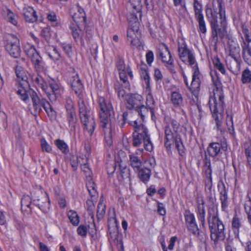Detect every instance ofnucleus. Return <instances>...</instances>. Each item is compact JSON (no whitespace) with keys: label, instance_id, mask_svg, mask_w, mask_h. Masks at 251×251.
Instances as JSON below:
<instances>
[{"label":"nucleus","instance_id":"40","mask_svg":"<svg viewBox=\"0 0 251 251\" xmlns=\"http://www.w3.org/2000/svg\"><path fill=\"white\" fill-rule=\"evenodd\" d=\"M115 89L117 93L119 98L121 100H126L127 95H126V91L123 89V86L119 82H117L115 84Z\"/></svg>","mask_w":251,"mask_h":251},{"label":"nucleus","instance_id":"16","mask_svg":"<svg viewBox=\"0 0 251 251\" xmlns=\"http://www.w3.org/2000/svg\"><path fill=\"white\" fill-rule=\"evenodd\" d=\"M140 35L139 26H138L137 24L133 26H128L126 31L127 39L132 46H138L139 45V37Z\"/></svg>","mask_w":251,"mask_h":251},{"label":"nucleus","instance_id":"5","mask_svg":"<svg viewBox=\"0 0 251 251\" xmlns=\"http://www.w3.org/2000/svg\"><path fill=\"white\" fill-rule=\"evenodd\" d=\"M180 128L179 123L175 119H170L166 122L164 127L165 146L170 149L172 143H175L179 153L182 155L184 152V146L180 136L178 134Z\"/></svg>","mask_w":251,"mask_h":251},{"label":"nucleus","instance_id":"51","mask_svg":"<svg viewBox=\"0 0 251 251\" xmlns=\"http://www.w3.org/2000/svg\"><path fill=\"white\" fill-rule=\"evenodd\" d=\"M218 189L220 194V198L227 197L226 186L223 183L218 184Z\"/></svg>","mask_w":251,"mask_h":251},{"label":"nucleus","instance_id":"35","mask_svg":"<svg viewBox=\"0 0 251 251\" xmlns=\"http://www.w3.org/2000/svg\"><path fill=\"white\" fill-rule=\"evenodd\" d=\"M222 146L218 143H211L207 148L208 154L213 157L217 156L220 152Z\"/></svg>","mask_w":251,"mask_h":251},{"label":"nucleus","instance_id":"59","mask_svg":"<svg viewBox=\"0 0 251 251\" xmlns=\"http://www.w3.org/2000/svg\"><path fill=\"white\" fill-rule=\"evenodd\" d=\"M48 19L52 23L53 25H57V18L55 13H51L49 14L48 15Z\"/></svg>","mask_w":251,"mask_h":251},{"label":"nucleus","instance_id":"62","mask_svg":"<svg viewBox=\"0 0 251 251\" xmlns=\"http://www.w3.org/2000/svg\"><path fill=\"white\" fill-rule=\"evenodd\" d=\"M58 203L61 208H65L67 206V201L64 197H60L58 200Z\"/></svg>","mask_w":251,"mask_h":251},{"label":"nucleus","instance_id":"17","mask_svg":"<svg viewBox=\"0 0 251 251\" xmlns=\"http://www.w3.org/2000/svg\"><path fill=\"white\" fill-rule=\"evenodd\" d=\"M117 67L119 71L120 79L123 81L126 86H128L129 83L128 82L127 75L131 79L133 76L131 69L128 66H126L123 61H119Z\"/></svg>","mask_w":251,"mask_h":251},{"label":"nucleus","instance_id":"46","mask_svg":"<svg viewBox=\"0 0 251 251\" xmlns=\"http://www.w3.org/2000/svg\"><path fill=\"white\" fill-rule=\"evenodd\" d=\"M127 19L129 24L128 26H133L135 25L136 24H137L138 26L139 25L137 16L134 13H129L127 15Z\"/></svg>","mask_w":251,"mask_h":251},{"label":"nucleus","instance_id":"26","mask_svg":"<svg viewBox=\"0 0 251 251\" xmlns=\"http://www.w3.org/2000/svg\"><path fill=\"white\" fill-rule=\"evenodd\" d=\"M19 86L17 90V94L19 98L25 102L29 101V95L32 94V92L28 90V86H25L22 84H19Z\"/></svg>","mask_w":251,"mask_h":251},{"label":"nucleus","instance_id":"27","mask_svg":"<svg viewBox=\"0 0 251 251\" xmlns=\"http://www.w3.org/2000/svg\"><path fill=\"white\" fill-rule=\"evenodd\" d=\"M41 200V201H40V200H38L37 201L34 200L33 203L35 205L37 206L44 213H47L50 207L49 198L47 195L46 196L42 198Z\"/></svg>","mask_w":251,"mask_h":251},{"label":"nucleus","instance_id":"43","mask_svg":"<svg viewBox=\"0 0 251 251\" xmlns=\"http://www.w3.org/2000/svg\"><path fill=\"white\" fill-rule=\"evenodd\" d=\"M201 203L202 204V205L201 206H200L199 207V213L198 215V219L201 222V225L203 227L205 226V211L204 209V207L203 205V201H201Z\"/></svg>","mask_w":251,"mask_h":251},{"label":"nucleus","instance_id":"56","mask_svg":"<svg viewBox=\"0 0 251 251\" xmlns=\"http://www.w3.org/2000/svg\"><path fill=\"white\" fill-rule=\"evenodd\" d=\"M185 219L187 226L196 222L195 216L193 214L186 213L185 215Z\"/></svg>","mask_w":251,"mask_h":251},{"label":"nucleus","instance_id":"32","mask_svg":"<svg viewBox=\"0 0 251 251\" xmlns=\"http://www.w3.org/2000/svg\"><path fill=\"white\" fill-rule=\"evenodd\" d=\"M171 101L173 106L176 107H180L183 104V99L181 94L177 91H173L171 93Z\"/></svg>","mask_w":251,"mask_h":251},{"label":"nucleus","instance_id":"29","mask_svg":"<svg viewBox=\"0 0 251 251\" xmlns=\"http://www.w3.org/2000/svg\"><path fill=\"white\" fill-rule=\"evenodd\" d=\"M77 162L81 164V169L84 173L86 178L92 177V172L87 163L88 157L85 155V158H83L79 156L77 157Z\"/></svg>","mask_w":251,"mask_h":251},{"label":"nucleus","instance_id":"13","mask_svg":"<svg viewBox=\"0 0 251 251\" xmlns=\"http://www.w3.org/2000/svg\"><path fill=\"white\" fill-rule=\"evenodd\" d=\"M194 8L195 17L199 25V31L205 34L206 32L207 29L202 13V5L198 0H194Z\"/></svg>","mask_w":251,"mask_h":251},{"label":"nucleus","instance_id":"2","mask_svg":"<svg viewBox=\"0 0 251 251\" xmlns=\"http://www.w3.org/2000/svg\"><path fill=\"white\" fill-rule=\"evenodd\" d=\"M178 55L180 60L185 64L188 63L192 68V79L190 85L186 76L184 77L185 83L194 95L199 91L201 86V74L196 63L193 52L189 50L185 43L178 44Z\"/></svg>","mask_w":251,"mask_h":251},{"label":"nucleus","instance_id":"30","mask_svg":"<svg viewBox=\"0 0 251 251\" xmlns=\"http://www.w3.org/2000/svg\"><path fill=\"white\" fill-rule=\"evenodd\" d=\"M160 56L162 61L168 65H172L174 60L172 58L170 52L167 46L164 45L163 48L161 50Z\"/></svg>","mask_w":251,"mask_h":251},{"label":"nucleus","instance_id":"47","mask_svg":"<svg viewBox=\"0 0 251 251\" xmlns=\"http://www.w3.org/2000/svg\"><path fill=\"white\" fill-rule=\"evenodd\" d=\"M146 92L148 93L146 97V104L150 109H152L154 103V100L153 96L151 94V90L150 91H146Z\"/></svg>","mask_w":251,"mask_h":251},{"label":"nucleus","instance_id":"49","mask_svg":"<svg viewBox=\"0 0 251 251\" xmlns=\"http://www.w3.org/2000/svg\"><path fill=\"white\" fill-rule=\"evenodd\" d=\"M214 65L215 68L218 69L222 74H226V69L224 65L221 62L220 59L217 58L214 61Z\"/></svg>","mask_w":251,"mask_h":251},{"label":"nucleus","instance_id":"20","mask_svg":"<svg viewBox=\"0 0 251 251\" xmlns=\"http://www.w3.org/2000/svg\"><path fill=\"white\" fill-rule=\"evenodd\" d=\"M33 82L36 86L42 89L43 91L46 94L49 99H51L50 91L47 82L44 80L42 76L37 75L32 76Z\"/></svg>","mask_w":251,"mask_h":251},{"label":"nucleus","instance_id":"18","mask_svg":"<svg viewBox=\"0 0 251 251\" xmlns=\"http://www.w3.org/2000/svg\"><path fill=\"white\" fill-rule=\"evenodd\" d=\"M143 151V149H139L134 153H130L129 155V164L135 171L139 170L142 166V161L140 156Z\"/></svg>","mask_w":251,"mask_h":251},{"label":"nucleus","instance_id":"12","mask_svg":"<svg viewBox=\"0 0 251 251\" xmlns=\"http://www.w3.org/2000/svg\"><path fill=\"white\" fill-rule=\"evenodd\" d=\"M6 43L5 45L6 50L11 56L14 58L19 57L20 56L21 49L18 38L15 35L9 34L6 36Z\"/></svg>","mask_w":251,"mask_h":251},{"label":"nucleus","instance_id":"42","mask_svg":"<svg viewBox=\"0 0 251 251\" xmlns=\"http://www.w3.org/2000/svg\"><path fill=\"white\" fill-rule=\"evenodd\" d=\"M105 214V205L102 201H100L97 206V218L98 219H101Z\"/></svg>","mask_w":251,"mask_h":251},{"label":"nucleus","instance_id":"31","mask_svg":"<svg viewBox=\"0 0 251 251\" xmlns=\"http://www.w3.org/2000/svg\"><path fill=\"white\" fill-rule=\"evenodd\" d=\"M70 82L72 89L76 94H78L82 91L83 85L77 75L75 74L72 76L70 80Z\"/></svg>","mask_w":251,"mask_h":251},{"label":"nucleus","instance_id":"19","mask_svg":"<svg viewBox=\"0 0 251 251\" xmlns=\"http://www.w3.org/2000/svg\"><path fill=\"white\" fill-rule=\"evenodd\" d=\"M49 88L50 91L51 100H55L56 98L61 97L64 93V88L60 83L52 81L49 83Z\"/></svg>","mask_w":251,"mask_h":251},{"label":"nucleus","instance_id":"28","mask_svg":"<svg viewBox=\"0 0 251 251\" xmlns=\"http://www.w3.org/2000/svg\"><path fill=\"white\" fill-rule=\"evenodd\" d=\"M21 209L24 214H29L31 212V199L29 196L24 195L21 199Z\"/></svg>","mask_w":251,"mask_h":251},{"label":"nucleus","instance_id":"25","mask_svg":"<svg viewBox=\"0 0 251 251\" xmlns=\"http://www.w3.org/2000/svg\"><path fill=\"white\" fill-rule=\"evenodd\" d=\"M23 15L26 22L33 23L37 20V16L35 11L32 7L26 6L23 10Z\"/></svg>","mask_w":251,"mask_h":251},{"label":"nucleus","instance_id":"14","mask_svg":"<svg viewBox=\"0 0 251 251\" xmlns=\"http://www.w3.org/2000/svg\"><path fill=\"white\" fill-rule=\"evenodd\" d=\"M229 48V55L234 59L238 71L240 69V49L236 41L229 40L228 42Z\"/></svg>","mask_w":251,"mask_h":251},{"label":"nucleus","instance_id":"10","mask_svg":"<svg viewBox=\"0 0 251 251\" xmlns=\"http://www.w3.org/2000/svg\"><path fill=\"white\" fill-rule=\"evenodd\" d=\"M25 51L30 59L37 72H41L45 70V64L42 58L33 46L27 45L25 48Z\"/></svg>","mask_w":251,"mask_h":251},{"label":"nucleus","instance_id":"9","mask_svg":"<svg viewBox=\"0 0 251 251\" xmlns=\"http://www.w3.org/2000/svg\"><path fill=\"white\" fill-rule=\"evenodd\" d=\"M126 107L128 109H135L138 111L143 120L144 116L141 113V109H146L143 102V98L138 94H129L126 97Z\"/></svg>","mask_w":251,"mask_h":251},{"label":"nucleus","instance_id":"45","mask_svg":"<svg viewBox=\"0 0 251 251\" xmlns=\"http://www.w3.org/2000/svg\"><path fill=\"white\" fill-rule=\"evenodd\" d=\"M40 145L42 151L46 152L47 153L51 152L52 148L45 138H42L40 139Z\"/></svg>","mask_w":251,"mask_h":251},{"label":"nucleus","instance_id":"4","mask_svg":"<svg viewBox=\"0 0 251 251\" xmlns=\"http://www.w3.org/2000/svg\"><path fill=\"white\" fill-rule=\"evenodd\" d=\"M218 15H219L221 26L225 28L226 26V9L222 0H216L212 2V7L206 10V15L210 24L212 35L214 39L218 40L220 29L218 24Z\"/></svg>","mask_w":251,"mask_h":251},{"label":"nucleus","instance_id":"6","mask_svg":"<svg viewBox=\"0 0 251 251\" xmlns=\"http://www.w3.org/2000/svg\"><path fill=\"white\" fill-rule=\"evenodd\" d=\"M209 228L211 238L215 242L223 240L225 238V226L218 216L217 207L212 206L208 210Z\"/></svg>","mask_w":251,"mask_h":251},{"label":"nucleus","instance_id":"37","mask_svg":"<svg viewBox=\"0 0 251 251\" xmlns=\"http://www.w3.org/2000/svg\"><path fill=\"white\" fill-rule=\"evenodd\" d=\"M67 216L71 223L74 226H77L78 225L80 222V218L76 211L73 210H70L67 212Z\"/></svg>","mask_w":251,"mask_h":251},{"label":"nucleus","instance_id":"52","mask_svg":"<svg viewBox=\"0 0 251 251\" xmlns=\"http://www.w3.org/2000/svg\"><path fill=\"white\" fill-rule=\"evenodd\" d=\"M187 227L188 229L195 235H198L199 234V230L198 227L196 223H191V224L188 225Z\"/></svg>","mask_w":251,"mask_h":251},{"label":"nucleus","instance_id":"38","mask_svg":"<svg viewBox=\"0 0 251 251\" xmlns=\"http://www.w3.org/2000/svg\"><path fill=\"white\" fill-rule=\"evenodd\" d=\"M55 145L57 148L63 153H68L69 150L68 145L63 141L60 139H57L54 142Z\"/></svg>","mask_w":251,"mask_h":251},{"label":"nucleus","instance_id":"36","mask_svg":"<svg viewBox=\"0 0 251 251\" xmlns=\"http://www.w3.org/2000/svg\"><path fill=\"white\" fill-rule=\"evenodd\" d=\"M243 56L245 61L249 65H251V47L246 46L245 43L242 45Z\"/></svg>","mask_w":251,"mask_h":251},{"label":"nucleus","instance_id":"34","mask_svg":"<svg viewBox=\"0 0 251 251\" xmlns=\"http://www.w3.org/2000/svg\"><path fill=\"white\" fill-rule=\"evenodd\" d=\"M3 14L4 16L5 20L13 24L16 25L17 24V16L9 8H6L3 10Z\"/></svg>","mask_w":251,"mask_h":251},{"label":"nucleus","instance_id":"61","mask_svg":"<svg viewBox=\"0 0 251 251\" xmlns=\"http://www.w3.org/2000/svg\"><path fill=\"white\" fill-rule=\"evenodd\" d=\"M157 212L161 216L166 214V209L163 203H158Z\"/></svg>","mask_w":251,"mask_h":251},{"label":"nucleus","instance_id":"48","mask_svg":"<svg viewBox=\"0 0 251 251\" xmlns=\"http://www.w3.org/2000/svg\"><path fill=\"white\" fill-rule=\"evenodd\" d=\"M144 140V136L138 135L137 133H133V143L132 145L134 147H138L142 143V140Z\"/></svg>","mask_w":251,"mask_h":251},{"label":"nucleus","instance_id":"60","mask_svg":"<svg viewBox=\"0 0 251 251\" xmlns=\"http://www.w3.org/2000/svg\"><path fill=\"white\" fill-rule=\"evenodd\" d=\"M146 60L148 64L151 65L154 60V55L151 51H149L146 54Z\"/></svg>","mask_w":251,"mask_h":251},{"label":"nucleus","instance_id":"53","mask_svg":"<svg viewBox=\"0 0 251 251\" xmlns=\"http://www.w3.org/2000/svg\"><path fill=\"white\" fill-rule=\"evenodd\" d=\"M242 31L245 39L248 42V45H246V46H250L251 47V33L249 32L247 28L244 27H243Z\"/></svg>","mask_w":251,"mask_h":251},{"label":"nucleus","instance_id":"22","mask_svg":"<svg viewBox=\"0 0 251 251\" xmlns=\"http://www.w3.org/2000/svg\"><path fill=\"white\" fill-rule=\"evenodd\" d=\"M15 71L17 79L19 82V84L28 86V76L27 75V72L25 69L21 66H17L16 68Z\"/></svg>","mask_w":251,"mask_h":251},{"label":"nucleus","instance_id":"58","mask_svg":"<svg viewBox=\"0 0 251 251\" xmlns=\"http://www.w3.org/2000/svg\"><path fill=\"white\" fill-rule=\"evenodd\" d=\"M62 47L68 56H71L72 55V48L70 45L63 44Z\"/></svg>","mask_w":251,"mask_h":251},{"label":"nucleus","instance_id":"15","mask_svg":"<svg viewBox=\"0 0 251 251\" xmlns=\"http://www.w3.org/2000/svg\"><path fill=\"white\" fill-rule=\"evenodd\" d=\"M70 13L74 21L77 24L85 25L86 15L84 9L78 5H74L70 10Z\"/></svg>","mask_w":251,"mask_h":251},{"label":"nucleus","instance_id":"24","mask_svg":"<svg viewBox=\"0 0 251 251\" xmlns=\"http://www.w3.org/2000/svg\"><path fill=\"white\" fill-rule=\"evenodd\" d=\"M65 107L68 114V119L70 123L75 122L76 114L72 100L70 98L66 99Z\"/></svg>","mask_w":251,"mask_h":251},{"label":"nucleus","instance_id":"64","mask_svg":"<svg viewBox=\"0 0 251 251\" xmlns=\"http://www.w3.org/2000/svg\"><path fill=\"white\" fill-rule=\"evenodd\" d=\"M176 241V237H172L169 241V244L168 245V249L170 251H172L174 249L175 243Z\"/></svg>","mask_w":251,"mask_h":251},{"label":"nucleus","instance_id":"54","mask_svg":"<svg viewBox=\"0 0 251 251\" xmlns=\"http://www.w3.org/2000/svg\"><path fill=\"white\" fill-rule=\"evenodd\" d=\"M245 153L249 164L251 167V144H247L245 145Z\"/></svg>","mask_w":251,"mask_h":251},{"label":"nucleus","instance_id":"1","mask_svg":"<svg viewBox=\"0 0 251 251\" xmlns=\"http://www.w3.org/2000/svg\"><path fill=\"white\" fill-rule=\"evenodd\" d=\"M212 86L210 92L209 105L210 109L215 119L217 129L222 130L223 112L224 111V95L223 87L217 73L216 71L211 72Z\"/></svg>","mask_w":251,"mask_h":251},{"label":"nucleus","instance_id":"8","mask_svg":"<svg viewBox=\"0 0 251 251\" xmlns=\"http://www.w3.org/2000/svg\"><path fill=\"white\" fill-rule=\"evenodd\" d=\"M31 97L33 107L37 112H40L43 107L48 116L51 118H54L56 115L55 111L53 109L49 102L45 99H40L37 93L32 92Z\"/></svg>","mask_w":251,"mask_h":251},{"label":"nucleus","instance_id":"23","mask_svg":"<svg viewBox=\"0 0 251 251\" xmlns=\"http://www.w3.org/2000/svg\"><path fill=\"white\" fill-rule=\"evenodd\" d=\"M140 77L143 83L146 86V91L151 90L150 77L148 71V67L146 64H142L140 66Z\"/></svg>","mask_w":251,"mask_h":251},{"label":"nucleus","instance_id":"7","mask_svg":"<svg viewBox=\"0 0 251 251\" xmlns=\"http://www.w3.org/2000/svg\"><path fill=\"white\" fill-rule=\"evenodd\" d=\"M80 117L83 126V129L91 136L95 128V122L93 113L90 111L88 104L84 100L79 99L78 101Z\"/></svg>","mask_w":251,"mask_h":251},{"label":"nucleus","instance_id":"3","mask_svg":"<svg viewBox=\"0 0 251 251\" xmlns=\"http://www.w3.org/2000/svg\"><path fill=\"white\" fill-rule=\"evenodd\" d=\"M99 117L100 126L104 134V139L109 146L112 143L111 130V117L114 115L113 106L108 100L100 97L98 99Z\"/></svg>","mask_w":251,"mask_h":251},{"label":"nucleus","instance_id":"44","mask_svg":"<svg viewBox=\"0 0 251 251\" xmlns=\"http://www.w3.org/2000/svg\"><path fill=\"white\" fill-rule=\"evenodd\" d=\"M52 51L50 52H49L48 54L50 58H51L55 63H57L61 58V56L56 48L52 47Z\"/></svg>","mask_w":251,"mask_h":251},{"label":"nucleus","instance_id":"50","mask_svg":"<svg viewBox=\"0 0 251 251\" xmlns=\"http://www.w3.org/2000/svg\"><path fill=\"white\" fill-rule=\"evenodd\" d=\"M88 232V227L81 225L77 228V234L82 237H85Z\"/></svg>","mask_w":251,"mask_h":251},{"label":"nucleus","instance_id":"39","mask_svg":"<svg viewBox=\"0 0 251 251\" xmlns=\"http://www.w3.org/2000/svg\"><path fill=\"white\" fill-rule=\"evenodd\" d=\"M241 81L243 84H247L251 82V71L247 68L242 73Z\"/></svg>","mask_w":251,"mask_h":251},{"label":"nucleus","instance_id":"41","mask_svg":"<svg viewBox=\"0 0 251 251\" xmlns=\"http://www.w3.org/2000/svg\"><path fill=\"white\" fill-rule=\"evenodd\" d=\"M86 187L90 194L92 196H95L97 194L95 183L93 181L92 177L86 178Z\"/></svg>","mask_w":251,"mask_h":251},{"label":"nucleus","instance_id":"11","mask_svg":"<svg viewBox=\"0 0 251 251\" xmlns=\"http://www.w3.org/2000/svg\"><path fill=\"white\" fill-rule=\"evenodd\" d=\"M130 125L134 128V131L133 133H137L138 135L144 136L145 149L147 151H151L153 149V145L150 135L148 134L147 128L142 124H138L137 121L131 122Z\"/></svg>","mask_w":251,"mask_h":251},{"label":"nucleus","instance_id":"55","mask_svg":"<svg viewBox=\"0 0 251 251\" xmlns=\"http://www.w3.org/2000/svg\"><path fill=\"white\" fill-rule=\"evenodd\" d=\"M232 226L234 230L239 231V228L241 226V222L236 216L234 217L232 219Z\"/></svg>","mask_w":251,"mask_h":251},{"label":"nucleus","instance_id":"33","mask_svg":"<svg viewBox=\"0 0 251 251\" xmlns=\"http://www.w3.org/2000/svg\"><path fill=\"white\" fill-rule=\"evenodd\" d=\"M138 172V176L140 180L145 184L148 183L151 176V171L147 168H140Z\"/></svg>","mask_w":251,"mask_h":251},{"label":"nucleus","instance_id":"63","mask_svg":"<svg viewBox=\"0 0 251 251\" xmlns=\"http://www.w3.org/2000/svg\"><path fill=\"white\" fill-rule=\"evenodd\" d=\"M154 76V78L156 81L161 80L163 77L161 71L158 69H155Z\"/></svg>","mask_w":251,"mask_h":251},{"label":"nucleus","instance_id":"57","mask_svg":"<svg viewBox=\"0 0 251 251\" xmlns=\"http://www.w3.org/2000/svg\"><path fill=\"white\" fill-rule=\"evenodd\" d=\"M130 3L134 9L140 11L141 0H130Z\"/></svg>","mask_w":251,"mask_h":251},{"label":"nucleus","instance_id":"21","mask_svg":"<svg viewBox=\"0 0 251 251\" xmlns=\"http://www.w3.org/2000/svg\"><path fill=\"white\" fill-rule=\"evenodd\" d=\"M70 29L72 31V33L74 38L75 41H80L82 46L84 45V39L85 37H84V32L80 28L78 25L72 24L70 25Z\"/></svg>","mask_w":251,"mask_h":251}]
</instances>
